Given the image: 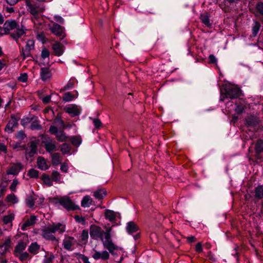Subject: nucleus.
Instances as JSON below:
<instances>
[{
    "label": "nucleus",
    "mask_w": 263,
    "mask_h": 263,
    "mask_svg": "<svg viewBox=\"0 0 263 263\" xmlns=\"http://www.w3.org/2000/svg\"><path fill=\"white\" fill-rule=\"evenodd\" d=\"M37 143L35 141H32L30 143V145L28 148L26 149V156L32 157L36 152Z\"/></svg>",
    "instance_id": "15"
},
{
    "label": "nucleus",
    "mask_w": 263,
    "mask_h": 263,
    "mask_svg": "<svg viewBox=\"0 0 263 263\" xmlns=\"http://www.w3.org/2000/svg\"><path fill=\"white\" fill-rule=\"evenodd\" d=\"M41 126L37 122H33L31 123L30 128L31 129H40L41 128Z\"/></svg>",
    "instance_id": "49"
},
{
    "label": "nucleus",
    "mask_w": 263,
    "mask_h": 263,
    "mask_svg": "<svg viewBox=\"0 0 263 263\" xmlns=\"http://www.w3.org/2000/svg\"><path fill=\"white\" fill-rule=\"evenodd\" d=\"M111 227L106 229L104 231L101 227L92 225L90 228V235L91 238L95 240L100 239L103 243V247L108 250L109 252L112 255H118L117 253L122 250V248L115 245L111 238L110 232Z\"/></svg>",
    "instance_id": "1"
},
{
    "label": "nucleus",
    "mask_w": 263,
    "mask_h": 263,
    "mask_svg": "<svg viewBox=\"0 0 263 263\" xmlns=\"http://www.w3.org/2000/svg\"><path fill=\"white\" fill-rule=\"evenodd\" d=\"M6 200L7 202L12 203H16L18 201L16 196L14 194L8 195L6 197Z\"/></svg>",
    "instance_id": "38"
},
{
    "label": "nucleus",
    "mask_w": 263,
    "mask_h": 263,
    "mask_svg": "<svg viewBox=\"0 0 263 263\" xmlns=\"http://www.w3.org/2000/svg\"><path fill=\"white\" fill-rule=\"evenodd\" d=\"M28 175L30 178H37L39 175V172L36 170L35 169H30L28 172Z\"/></svg>",
    "instance_id": "45"
},
{
    "label": "nucleus",
    "mask_w": 263,
    "mask_h": 263,
    "mask_svg": "<svg viewBox=\"0 0 263 263\" xmlns=\"http://www.w3.org/2000/svg\"><path fill=\"white\" fill-rule=\"evenodd\" d=\"M52 162L53 165H57L59 164L61 160L60 159V154L59 153H53L51 155Z\"/></svg>",
    "instance_id": "32"
},
{
    "label": "nucleus",
    "mask_w": 263,
    "mask_h": 263,
    "mask_svg": "<svg viewBox=\"0 0 263 263\" xmlns=\"http://www.w3.org/2000/svg\"><path fill=\"white\" fill-rule=\"evenodd\" d=\"M23 166L20 162L11 164L7 171V174L17 175L22 169Z\"/></svg>",
    "instance_id": "12"
},
{
    "label": "nucleus",
    "mask_w": 263,
    "mask_h": 263,
    "mask_svg": "<svg viewBox=\"0 0 263 263\" xmlns=\"http://www.w3.org/2000/svg\"><path fill=\"white\" fill-rule=\"evenodd\" d=\"M260 24L259 23L255 22L254 26L253 27V33L254 35H256L260 28Z\"/></svg>",
    "instance_id": "51"
},
{
    "label": "nucleus",
    "mask_w": 263,
    "mask_h": 263,
    "mask_svg": "<svg viewBox=\"0 0 263 263\" xmlns=\"http://www.w3.org/2000/svg\"><path fill=\"white\" fill-rule=\"evenodd\" d=\"M42 236L46 240L52 241L54 245L57 246L58 245L59 240L54 235V233L52 232V230L49 226L43 229Z\"/></svg>",
    "instance_id": "6"
},
{
    "label": "nucleus",
    "mask_w": 263,
    "mask_h": 263,
    "mask_svg": "<svg viewBox=\"0 0 263 263\" xmlns=\"http://www.w3.org/2000/svg\"><path fill=\"white\" fill-rule=\"evenodd\" d=\"M2 153H7V147L4 144L0 143V154Z\"/></svg>",
    "instance_id": "60"
},
{
    "label": "nucleus",
    "mask_w": 263,
    "mask_h": 263,
    "mask_svg": "<svg viewBox=\"0 0 263 263\" xmlns=\"http://www.w3.org/2000/svg\"><path fill=\"white\" fill-rule=\"evenodd\" d=\"M40 246L36 242H34L29 246L28 251L31 253L36 254L38 252Z\"/></svg>",
    "instance_id": "31"
},
{
    "label": "nucleus",
    "mask_w": 263,
    "mask_h": 263,
    "mask_svg": "<svg viewBox=\"0 0 263 263\" xmlns=\"http://www.w3.org/2000/svg\"><path fill=\"white\" fill-rule=\"evenodd\" d=\"M61 170L65 173H66L68 171V165L65 163H62L61 165Z\"/></svg>",
    "instance_id": "59"
},
{
    "label": "nucleus",
    "mask_w": 263,
    "mask_h": 263,
    "mask_svg": "<svg viewBox=\"0 0 263 263\" xmlns=\"http://www.w3.org/2000/svg\"><path fill=\"white\" fill-rule=\"evenodd\" d=\"M260 121L259 117L255 115H248L245 119L246 126L249 128H253L255 131L257 130V126Z\"/></svg>",
    "instance_id": "5"
},
{
    "label": "nucleus",
    "mask_w": 263,
    "mask_h": 263,
    "mask_svg": "<svg viewBox=\"0 0 263 263\" xmlns=\"http://www.w3.org/2000/svg\"><path fill=\"white\" fill-rule=\"evenodd\" d=\"M6 1L8 4L12 6L16 4L18 2V0H6Z\"/></svg>",
    "instance_id": "63"
},
{
    "label": "nucleus",
    "mask_w": 263,
    "mask_h": 263,
    "mask_svg": "<svg viewBox=\"0 0 263 263\" xmlns=\"http://www.w3.org/2000/svg\"><path fill=\"white\" fill-rule=\"evenodd\" d=\"M106 195V191L105 189H99L93 193V196L98 199H102Z\"/></svg>",
    "instance_id": "27"
},
{
    "label": "nucleus",
    "mask_w": 263,
    "mask_h": 263,
    "mask_svg": "<svg viewBox=\"0 0 263 263\" xmlns=\"http://www.w3.org/2000/svg\"><path fill=\"white\" fill-rule=\"evenodd\" d=\"M55 257L53 253H50L45 255L43 263H52Z\"/></svg>",
    "instance_id": "36"
},
{
    "label": "nucleus",
    "mask_w": 263,
    "mask_h": 263,
    "mask_svg": "<svg viewBox=\"0 0 263 263\" xmlns=\"http://www.w3.org/2000/svg\"><path fill=\"white\" fill-rule=\"evenodd\" d=\"M16 137L20 139H23L25 137V134L23 131H20L17 134Z\"/></svg>",
    "instance_id": "58"
},
{
    "label": "nucleus",
    "mask_w": 263,
    "mask_h": 263,
    "mask_svg": "<svg viewBox=\"0 0 263 263\" xmlns=\"http://www.w3.org/2000/svg\"><path fill=\"white\" fill-rule=\"evenodd\" d=\"M195 250L196 252L198 253H200L202 251V244L201 242H198L197 243L195 247Z\"/></svg>",
    "instance_id": "56"
},
{
    "label": "nucleus",
    "mask_w": 263,
    "mask_h": 263,
    "mask_svg": "<svg viewBox=\"0 0 263 263\" xmlns=\"http://www.w3.org/2000/svg\"><path fill=\"white\" fill-rule=\"evenodd\" d=\"M28 79V76L27 73H22L20 76L18 78V81L22 82H26Z\"/></svg>",
    "instance_id": "50"
},
{
    "label": "nucleus",
    "mask_w": 263,
    "mask_h": 263,
    "mask_svg": "<svg viewBox=\"0 0 263 263\" xmlns=\"http://www.w3.org/2000/svg\"><path fill=\"white\" fill-rule=\"evenodd\" d=\"M51 95L46 96L42 98V101L44 104L48 103L51 100Z\"/></svg>",
    "instance_id": "54"
},
{
    "label": "nucleus",
    "mask_w": 263,
    "mask_h": 263,
    "mask_svg": "<svg viewBox=\"0 0 263 263\" xmlns=\"http://www.w3.org/2000/svg\"><path fill=\"white\" fill-rule=\"evenodd\" d=\"M70 141L72 144L74 145H79L81 143V139L78 136H73L71 137Z\"/></svg>",
    "instance_id": "42"
},
{
    "label": "nucleus",
    "mask_w": 263,
    "mask_h": 263,
    "mask_svg": "<svg viewBox=\"0 0 263 263\" xmlns=\"http://www.w3.org/2000/svg\"><path fill=\"white\" fill-rule=\"evenodd\" d=\"M255 196L258 199L263 198V185H258L255 189Z\"/></svg>",
    "instance_id": "29"
},
{
    "label": "nucleus",
    "mask_w": 263,
    "mask_h": 263,
    "mask_svg": "<svg viewBox=\"0 0 263 263\" xmlns=\"http://www.w3.org/2000/svg\"><path fill=\"white\" fill-rule=\"evenodd\" d=\"M240 94V90L235 86H229L225 89V93L221 95L220 100L223 101L226 98L235 99L238 98Z\"/></svg>",
    "instance_id": "4"
},
{
    "label": "nucleus",
    "mask_w": 263,
    "mask_h": 263,
    "mask_svg": "<svg viewBox=\"0 0 263 263\" xmlns=\"http://www.w3.org/2000/svg\"><path fill=\"white\" fill-rule=\"evenodd\" d=\"M255 149L257 154L263 152V140H258L256 143Z\"/></svg>",
    "instance_id": "33"
},
{
    "label": "nucleus",
    "mask_w": 263,
    "mask_h": 263,
    "mask_svg": "<svg viewBox=\"0 0 263 263\" xmlns=\"http://www.w3.org/2000/svg\"><path fill=\"white\" fill-rule=\"evenodd\" d=\"M55 136L58 140L60 142L66 141L67 137L63 131L60 130Z\"/></svg>",
    "instance_id": "37"
},
{
    "label": "nucleus",
    "mask_w": 263,
    "mask_h": 263,
    "mask_svg": "<svg viewBox=\"0 0 263 263\" xmlns=\"http://www.w3.org/2000/svg\"><path fill=\"white\" fill-rule=\"evenodd\" d=\"M18 182L17 179H15L13 180V181L10 186V189L12 191H15L16 186L18 184Z\"/></svg>",
    "instance_id": "48"
},
{
    "label": "nucleus",
    "mask_w": 263,
    "mask_h": 263,
    "mask_svg": "<svg viewBox=\"0 0 263 263\" xmlns=\"http://www.w3.org/2000/svg\"><path fill=\"white\" fill-rule=\"evenodd\" d=\"M37 200V196L35 195H30L26 198V203L28 207L30 208H33L35 200Z\"/></svg>",
    "instance_id": "23"
},
{
    "label": "nucleus",
    "mask_w": 263,
    "mask_h": 263,
    "mask_svg": "<svg viewBox=\"0 0 263 263\" xmlns=\"http://www.w3.org/2000/svg\"><path fill=\"white\" fill-rule=\"evenodd\" d=\"M14 219V214L10 212L6 215H5L3 218V222L4 224H9L12 226V222Z\"/></svg>",
    "instance_id": "20"
},
{
    "label": "nucleus",
    "mask_w": 263,
    "mask_h": 263,
    "mask_svg": "<svg viewBox=\"0 0 263 263\" xmlns=\"http://www.w3.org/2000/svg\"><path fill=\"white\" fill-rule=\"evenodd\" d=\"M56 203H59L67 210H74L77 209V206L68 197H63L56 199Z\"/></svg>",
    "instance_id": "7"
},
{
    "label": "nucleus",
    "mask_w": 263,
    "mask_h": 263,
    "mask_svg": "<svg viewBox=\"0 0 263 263\" xmlns=\"http://www.w3.org/2000/svg\"><path fill=\"white\" fill-rule=\"evenodd\" d=\"M64 110L71 117L78 116L81 113V108L75 104H70L64 107Z\"/></svg>",
    "instance_id": "9"
},
{
    "label": "nucleus",
    "mask_w": 263,
    "mask_h": 263,
    "mask_svg": "<svg viewBox=\"0 0 263 263\" xmlns=\"http://www.w3.org/2000/svg\"><path fill=\"white\" fill-rule=\"evenodd\" d=\"M71 147L69 144L67 143H64L61 145V151L63 154H67L70 151Z\"/></svg>",
    "instance_id": "43"
},
{
    "label": "nucleus",
    "mask_w": 263,
    "mask_h": 263,
    "mask_svg": "<svg viewBox=\"0 0 263 263\" xmlns=\"http://www.w3.org/2000/svg\"><path fill=\"white\" fill-rule=\"evenodd\" d=\"M45 148L47 152L52 153L53 151H57V146L55 143L51 142H47L45 143Z\"/></svg>",
    "instance_id": "28"
},
{
    "label": "nucleus",
    "mask_w": 263,
    "mask_h": 263,
    "mask_svg": "<svg viewBox=\"0 0 263 263\" xmlns=\"http://www.w3.org/2000/svg\"><path fill=\"white\" fill-rule=\"evenodd\" d=\"M257 10L262 14H263V3H259L257 5Z\"/></svg>",
    "instance_id": "57"
},
{
    "label": "nucleus",
    "mask_w": 263,
    "mask_h": 263,
    "mask_svg": "<svg viewBox=\"0 0 263 263\" xmlns=\"http://www.w3.org/2000/svg\"><path fill=\"white\" fill-rule=\"evenodd\" d=\"M52 230V232L55 233L58 232L60 234H63L66 231V226L61 223H53L49 225Z\"/></svg>",
    "instance_id": "13"
},
{
    "label": "nucleus",
    "mask_w": 263,
    "mask_h": 263,
    "mask_svg": "<svg viewBox=\"0 0 263 263\" xmlns=\"http://www.w3.org/2000/svg\"><path fill=\"white\" fill-rule=\"evenodd\" d=\"M52 48L54 54L57 56H61L64 53V47L63 45L60 42H57L53 44Z\"/></svg>",
    "instance_id": "14"
},
{
    "label": "nucleus",
    "mask_w": 263,
    "mask_h": 263,
    "mask_svg": "<svg viewBox=\"0 0 263 263\" xmlns=\"http://www.w3.org/2000/svg\"><path fill=\"white\" fill-rule=\"evenodd\" d=\"M126 230L128 234H133L139 230V228L134 222L129 221L127 223Z\"/></svg>",
    "instance_id": "18"
},
{
    "label": "nucleus",
    "mask_w": 263,
    "mask_h": 263,
    "mask_svg": "<svg viewBox=\"0 0 263 263\" xmlns=\"http://www.w3.org/2000/svg\"><path fill=\"white\" fill-rule=\"evenodd\" d=\"M27 10L32 15V21L35 26L37 29H40L42 26V18L39 15V13H42L44 10V7L41 4H32L29 2H26Z\"/></svg>",
    "instance_id": "3"
},
{
    "label": "nucleus",
    "mask_w": 263,
    "mask_h": 263,
    "mask_svg": "<svg viewBox=\"0 0 263 263\" xmlns=\"http://www.w3.org/2000/svg\"><path fill=\"white\" fill-rule=\"evenodd\" d=\"M52 32L57 36H61L63 32V28L58 24H54L50 28Z\"/></svg>",
    "instance_id": "22"
},
{
    "label": "nucleus",
    "mask_w": 263,
    "mask_h": 263,
    "mask_svg": "<svg viewBox=\"0 0 263 263\" xmlns=\"http://www.w3.org/2000/svg\"><path fill=\"white\" fill-rule=\"evenodd\" d=\"M77 82L75 79H70L67 84L64 86V89H70L73 87L75 83Z\"/></svg>",
    "instance_id": "41"
},
{
    "label": "nucleus",
    "mask_w": 263,
    "mask_h": 263,
    "mask_svg": "<svg viewBox=\"0 0 263 263\" xmlns=\"http://www.w3.org/2000/svg\"><path fill=\"white\" fill-rule=\"evenodd\" d=\"M60 123L61 124V126L63 128H71L72 126V124H71L70 123H68L67 124H65L64 123V122H63V121L62 120H60Z\"/></svg>",
    "instance_id": "61"
},
{
    "label": "nucleus",
    "mask_w": 263,
    "mask_h": 263,
    "mask_svg": "<svg viewBox=\"0 0 263 263\" xmlns=\"http://www.w3.org/2000/svg\"><path fill=\"white\" fill-rule=\"evenodd\" d=\"M6 33H10V36L17 42L18 39L26 33V29L22 27L20 28L14 20H7L3 25Z\"/></svg>",
    "instance_id": "2"
},
{
    "label": "nucleus",
    "mask_w": 263,
    "mask_h": 263,
    "mask_svg": "<svg viewBox=\"0 0 263 263\" xmlns=\"http://www.w3.org/2000/svg\"><path fill=\"white\" fill-rule=\"evenodd\" d=\"M200 19L201 22L206 26L210 27L211 26L209 16L207 13L202 14L200 15Z\"/></svg>",
    "instance_id": "34"
},
{
    "label": "nucleus",
    "mask_w": 263,
    "mask_h": 263,
    "mask_svg": "<svg viewBox=\"0 0 263 263\" xmlns=\"http://www.w3.org/2000/svg\"><path fill=\"white\" fill-rule=\"evenodd\" d=\"M36 220V217L35 216L32 215L30 217L27 219L22 225L21 229L25 231L29 227L34 225Z\"/></svg>",
    "instance_id": "17"
},
{
    "label": "nucleus",
    "mask_w": 263,
    "mask_h": 263,
    "mask_svg": "<svg viewBox=\"0 0 263 263\" xmlns=\"http://www.w3.org/2000/svg\"><path fill=\"white\" fill-rule=\"evenodd\" d=\"M77 92H76V95L73 94L71 92H66L63 96V100L65 102H70L72 101L74 98L77 97Z\"/></svg>",
    "instance_id": "26"
},
{
    "label": "nucleus",
    "mask_w": 263,
    "mask_h": 263,
    "mask_svg": "<svg viewBox=\"0 0 263 263\" xmlns=\"http://www.w3.org/2000/svg\"><path fill=\"white\" fill-rule=\"evenodd\" d=\"M54 18L57 22H58L60 23L63 24L64 22L63 18L60 16H55Z\"/></svg>",
    "instance_id": "62"
},
{
    "label": "nucleus",
    "mask_w": 263,
    "mask_h": 263,
    "mask_svg": "<svg viewBox=\"0 0 263 263\" xmlns=\"http://www.w3.org/2000/svg\"><path fill=\"white\" fill-rule=\"evenodd\" d=\"M94 253L92 255V257L95 260L101 259L103 260H106L109 258V254L107 251L100 252L96 250H93Z\"/></svg>",
    "instance_id": "11"
},
{
    "label": "nucleus",
    "mask_w": 263,
    "mask_h": 263,
    "mask_svg": "<svg viewBox=\"0 0 263 263\" xmlns=\"http://www.w3.org/2000/svg\"><path fill=\"white\" fill-rule=\"evenodd\" d=\"M76 243V240L73 237L65 236L63 240L64 248L68 251H72L73 246Z\"/></svg>",
    "instance_id": "10"
},
{
    "label": "nucleus",
    "mask_w": 263,
    "mask_h": 263,
    "mask_svg": "<svg viewBox=\"0 0 263 263\" xmlns=\"http://www.w3.org/2000/svg\"><path fill=\"white\" fill-rule=\"evenodd\" d=\"M245 110V107L242 105H238L236 106L235 111L237 114H242Z\"/></svg>",
    "instance_id": "46"
},
{
    "label": "nucleus",
    "mask_w": 263,
    "mask_h": 263,
    "mask_svg": "<svg viewBox=\"0 0 263 263\" xmlns=\"http://www.w3.org/2000/svg\"><path fill=\"white\" fill-rule=\"evenodd\" d=\"M49 131L52 134H54L55 135H56L59 132L58 130L57 127L54 126H51L49 128Z\"/></svg>",
    "instance_id": "52"
},
{
    "label": "nucleus",
    "mask_w": 263,
    "mask_h": 263,
    "mask_svg": "<svg viewBox=\"0 0 263 263\" xmlns=\"http://www.w3.org/2000/svg\"><path fill=\"white\" fill-rule=\"evenodd\" d=\"M42 179L44 183L48 186H50L52 185V182L51 179L48 175L44 174L42 177Z\"/></svg>",
    "instance_id": "35"
},
{
    "label": "nucleus",
    "mask_w": 263,
    "mask_h": 263,
    "mask_svg": "<svg viewBox=\"0 0 263 263\" xmlns=\"http://www.w3.org/2000/svg\"><path fill=\"white\" fill-rule=\"evenodd\" d=\"M27 244L23 241H20L17 244L15 248L14 254L15 255L20 254L23 252L26 249Z\"/></svg>",
    "instance_id": "24"
},
{
    "label": "nucleus",
    "mask_w": 263,
    "mask_h": 263,
    "mask_svg": "<svg viewBox=\"0 0 263 263\" xmlns=\"http://www.w3.org/2000/svg\"><path fill=\"white\" fill-rule=\"evenodd\" d=\"M51 77V73L49 68L43 67L41 69V78L43 81H46Z\"/></svg>",
    "instance_id": "21"
},
{
    "label": "nucleus",
    "mask_w": 263,
    "mask_h": 263,
    "mask_svg": "<svg viewBox=\"0 0 263 263\" xmlns=\"http://www.w3.org/2000/svg\"><path fill=\"white\" fill-rule=\"evenodd\" d=\"M17 125V120L16 118L12 117L8 124H7L5 130L8 133H11L13 131V128Z\"/></svg>",
    "instance_id": "16"
},
{
    "label": "nucleus",
    "mask_w": 263,
    "mask_h": 263,
    "mask_svg": "<svg viewBox=\"0 0 263 263\" xmlns=\"http://www.w3.org/2000/svg\"><path fill=\"white\" fill-rule=\"evenodd\" d=\"M34 47V41L32 39L28 40L27 41L26 45L24 48H22L21 51V55L23 57V59L25 60L26 58L30 55V51L33 50Z\"/></svg>",
    "instance_id": "8"
},
{
    "label": "nucleus",
    "mask_w": 263,
    "mask_h": 263,
    "mask_svg": "<svg viewBox=\"0 0 263 263\" xmlns=\"http://www.w3.org/2000/svg\"><path fill=\"white\" fill-rule=\"evenodd\" d=\"M210 63L216 64L217 60L216 58L213 54H210L209 56Z\"/></svg>",
    "instance_id": "55"
},
{
    "label": "nucleus",
    "mask_w": 263,
    "mask_h": 263,
    "mask_svg": "<svg viewBox=\"0 0 263 263\" xmlns=\"http://www.w3.org/2000/svg\"><path fill=\"white\" fill-rule=\"evenodd\" d=\"M93 123L95 127L97 128H99L101 125V122L98 119H94L93 120Z\"/></svg>",
    "instance_id": "53"
},
{
    "label": "nucleus",
    "mask_w": 263,
    "mask_h": 263,
    "mask_svg": "<svg viewBox=\"0 0 263 263\" xmlns=\"http://www.w3.org/2000/svg\"><path fill=\"white\" fill-rule=\"evenodd\" d=\"M92 199L89 196H85L81 201V205L84 208L89 207L92 204Z\"/></svg>",
    "instance_id": "25"
},
{
    "label": "nucleus",
    "mask_w": 263,
    "mask_h": 263,
    "mask_svg": "<svg viewBox=\"0 0 263 263\" xmlns=\"http://www.w3.org/2000/svg\"><path fill=\"white\" fill-rule=\"evenodd\" d=\"M81 259L83 263H91L89 262L88 258L86 256L82 255Z\"/></svg>",
    "instance_id": "64"
},
{
    "label": "nucleus",
    "mask_w": 263,
    "mask_h": 263,
    "mask_svg": "<svg viewBox=\"0 0 263 263\" xmlns=\"http://www.w3.org/2000/svg\"><path fill=\"white\" fill-rule=\"evenodd\" d=\"M49 56V51L46 48H44L41 53V57L42 59H45V58H48Z\"/></svg>",
    "instance_id": "47"
},
{
    "label": "nucleus",
    "mask_w": 263,
    "mask_h": 263,
    "mask_svg": "<svg viewBox=\"0 0 263 263\" xmlns=\"http://www.w3.org/2000/svg\"><path fill=\"white\" fill-rule=\"evenodd\" d=\"M105 216L106 219H108L110 221H112L115 220L116 215L113 211L107 210L105 212Z\"/></svg>",
    "instance_id": "30"
},
{
    "label": "nucleus",
    "mask_w": 263,
    "mask_h": 263,
    "mask_svg": "<svg viewBox=\"0 0 263 263\" xmlns=\"http://www.w3.org/2000/svg\"><path fill=\"white\" fill-rule=\"evenodd\" d=\"M37 165L41 170H46L49 167V165L47 163L46 160L42 157H39L37 160Z\"/></svg>",
    "instance_id": "19"
},
{
    "label": "nucleus",
    "mask_w": 263,
    "mask_h": 263,
    "mask_svg": "<svg viewBox=\"0 0 263 263\" xmlns=\"http://www.w3.org/2000/svg\"><path fill=\"white\" fill-rule=\"evenodd\" d=\"M88 238V232L87 230H84L82 231L80 236V240L85 243L87 241Z\"/></svg>",
    "instance_id": "39"
},
{
    "label": "nucleus",
    "mask_w": 263,
    "mask_h": 263,
    "mask_svg": "<svg viewBox=\"0 0 263 263\" xmlns=\"http://www.w3.org/2000/svg\"><path fill=\"white\" fill-rule=\"evenodd\" d=\"M52 179L55 182H60L61 180L60 174L56 171H53L51 174Z\"/></svg>",
    "instance_id": "40"
},
{
    "label": "nucleus",
    "mask_w": 263,
    "mask_h": 263,
    "mask_svg": "<svg viewBox=\"0 0 263 263\" xmlns=\"http://www.w3.org/2000/svg\"><path fill=\"white\" fill-rule=\"evenodd\" d=\"M15 256L18 257L21 261H24L29 257V254L27 252H23Z\"/></svg>",
    "instance_id": "44"
}]
</instances>
